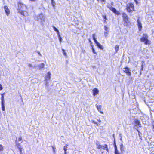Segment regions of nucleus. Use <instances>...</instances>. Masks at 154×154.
Returning <instances> with one entry per match:
<instances>
[{"label":"nucleus","instance_id":"6e6d98bb","mask_svg":"<svg viewBox=\"0 0 154 154\" xmlns=\"http://www.w3.org/2000/svg\"><path fill=\"white\" fill-rule=\"evenodd\" d=\"M62 51H63V53H64V52H65V50H64V49H62Z\"/></svg>","mask_w":154,"mask_h":154},{"label":"nucleus","instance_id":"13d9d810","mask_svg":"<svg viewBox=\"0 0 154 154\" xmlns=\"http://www.w3.org/2000/svg\"><path fill=\"white\" fill-rule=\"evenodd\" d=\"M113 137L114 138V139H115V136H114V134H113Z\"/></svg>","mask_w":154,"mask_h":154},{"label":"nucleus","instance_id":"393cba45","mask_svg":"<svg viewBox=\"0 0 154 154\" xmlns=\"http://www.w3.org/2000/svg\"><path fill=\"white\" fill-rule=\"evenodd\" d=\"M111 10L112 12L115 13V12L116 11V9L114 7H112L111 9L110 10Z\"/></svg>","mask_w":154,"mask_h":154},{"label":"nucleus","instance_id":"a878e982","mask_svg":"<svg viewBox=\"0 0 154 154\" xmlns=\"http://www.w3.org/2000/svg\"><path fill=\"white\" fill-rule=\"evenodd\" d=\"M67 145H66L65 146H64L63 150L65 152H66L67 148Z\"/></svg>","mask_w":154,"mask_h":154},{"label":"nucleus","instance_id":"0e129e2a","mask_svg":"<svg viewBox=\"0 0 154 154\" xmlns=\"http://www.w3.org/2000/svg\"><path fill=\"white\" fill-rule=\"evenodd\" d=\"M104 22H106V21H104Z\"/></svg>","mask_w":154,"mask_h":154},{"label":"nucleus","instance_id":"37998d69","mask_svg":"<svg viewBox=\"0 0 154 154\" xmlns=\"http://www.w3.org/2000/svg\"><path fill=\"white\" fill-rule=\"evenodd\" d=\"M37 52L38 53V54L41 56H42L41 54L40 53V52L38 51Z\"/></svg>","mask_w":154,"mask_h":154},{"label":"nucleus","instance_id":"2f4dec72","mask_svg":"<svg viewBox=\"0 0 154 154\" xmlns=\"http://www.w3.org/2000/svg\"><path fill=\"white\" fill-rule=\"evenodd\" d=\"M115 13L118 15H119L120 14V13L119 12L117 11L116 10V11L115 12Z\"/></svg>","mask_w":154,"mask_h":154},{"label":"nucleus","instance_id":"e2e57ef3","mask_svg":"<svg viewBox=\"0 0 154 154\" xmlns=\"http://www.w3.org/2000/svg\"><path fill=\"white\" fill-rule=\"evenodd\" d=\"M142 70H143V67H142V68L141 69Z\"/></svg>","mask_w":154,"mask_h":154},{"label":"nucleus","instance_id":"39448f33","mask_svg":"<svg viewBox=\"0 0 154 154\" xmlns=\"http://www.w3.org/2000/svg\"><path fill=\"white\" fill-rule=\"evenodd\" d=\"M35 19L37 20H41L42 21H44L45 20V17L42 14H41L38 16L35 17Z\"/></svg>","mask_w":154,"mask_h":154},{"label":"nucleus","instance_id":"412c9836","mask_svg":"<svg viewBox=\"0 0 154 154\" xmlns=\"http://www.w3.org/2000/svg\"><path fill=\"white\" fill-rule=\"evenodd\" d=\"M51 4L54 8L55 5V2L54 0H51Z\"/></svg>","mask_w":154,"mask_h":154},{"label":"nucleus","instance_id":"e433bc0d","mask_svg":"<svg viewBox=\"0 0 154 154\" xmlns=\"http://www.w3.org/2000/svg\"><path fill=\"white\" fill-rule=\"evenodd\" d=\"M118 153H119V152H118V150L117 149L115 150V154H117Z\"/></svg>","mask_w":154,"mask_h":154},{"label":"nucleus","instance_id":"473e14b6","mask_svg":"<svg viewBox=\"0 0 154 154\" xmlns=\"http://www.w3.org/2000/svg\"><path fill=\"white\" fill-rule=\"evenodd\" d=\"M91 122H92V123H94V124H96L97 125H98L97 123V122H96L95 121H94L93 120H91Z\"/></svg>","mask_w":154,"mask_h":154},{"label":"nucleus","instance_id":"4be33fe9","mask_svg":"<svg viewBox=\"0 0 154 154\" xmlns=\"http://www.w3.org/2000/svg\"><path fill=\"white\" fill-rule=\"evenodd\" d=\"M119 46L118 45H116L115 48V49L116 50V53H117V52L118 51L119 49Z\"/></svg>","mask_w":154,"mask_h":154},{"label":"nucleus","instance_id":"052dcab7","mask_svg":"<svg viewBox=\"0 0 154 154\" xmlns=\"http://www.w3.org/2000/svg\"><path fill=\"white\" fill-rule=\"evenodd\" d=\"M64 154H67V153H66V152H64Z\"/></svg>","mask_w":154,"mask_h":154},{"label":"nucleus","instance_id":"9b49d317","mask_svg":"<svg viewBox=\"0 0 154 154\" xmlns=\"http://www.w3.org/2000/svg\"><path fill=\"white\" fill-rule=\"evenodd\" d=\"M96 107H97V109L98 110V111L100 112V113L103 114V112L102 111H101V108H102V106L101 105H96Z\"/></svg>","mask_w":154,"mask_h":154},{"label":"nucleus","instance_id":"7c9ffc66","mask_svg":"<svg viewBox=\"0 0 154 154\" xmlns=\"http://www.w3.org/2000/svg\"><path fill=\"white\" fill-rule=\"evenodd\" d=\"M104 35L106 38L108 36V33L106 32H104Z\"/></svg>","mask_w":154,"mask_h":154},{"label":"nucleus","instance_id":"4c0bfd02","mask_svg":"<svg viewBox=\"0 0 154 154\" xmlns=\"http://www.w3.org/2000/svg\"><path fill=\"white\" fill-rule=\"evenodd\" d=\"M2 150H3L2 146L1 145H0V151Z\"/></svg>","mask_w":154,"mask_h":154},{"label":"nucleus","instance_id":"0eeeda50","mask_svg":"<svg viewBox=\"0 0 154 154\" xmlns=\"http://www.w3.org/2000/svg\"><path fill=\"white\" fill-rule=\"evenodd\" d=\"M51 74L50 72H48L47 73V75H46L45 77V80L46 81H47L48 80H50L51 77ZM47 82L46 85H47Z\"/></svg>","mask_w":154,"mask_h":154},{"label":"nucleus","instance_id":"ddd939ff","mask_svg":"<svg viewBox=\"0 0 154 154\" xmlns=\"http://www.w3.org/2000/svg\"><path fill=\"white\" fill-rule=\"evenodd\" d=\"M93 95L95 96L98 94L99 93V90L95 88L93 90Z\"/></svg>","mask_w":154,"mask_h":154},{"label":"nucleus","instance_id":"5fc2aeb1","mask_svg":"<svg viewBox=\"0 0 154 154\" xmlns=\"http://www.w3.org/2000/svg\"><path fill=\"white\" fill-rule=\"evenodd\" d=\"M104 19H106V16H104Z\"/></svg>","mask_w":154,"mask_h":154},{"label":"nucleus","instance_id":"3c124183","mask_svg":"<svg viewBox=\"0 0 154 154\" xmlns=\"http://www.w3.org/2000/svg\"><path fill=\"white\" fill-rule=\"evenodd\" d=\"M152 127V129L153 130V131L154 132V125H153Z\"/></svg>","mask_w":154,"mask_h":154},{"label":"nucleus","instance_id":"79ce46f5","mask_svg":"<svg viewBox=\"0 0 154 154\" xmlns=\"http://www.w3.org/2000/svg\"><path fill=\"white\" fill-rule=\"evenodd\" d=\"M57 33L58 35V37H60V35L59 31H58L57 32Z\"/></svg>","mask_w":154,"mask_h":154},{"label":"nucleus","instance_id":"8fccbe9b","mask_svg":"<svg viewBox=\"0 0 154 154\" xmlns=\"http://www.w3.org/2000/svg\"><path fill=\"white\" fill-rule=\"evenodd\" d=\"M95 37V34H94L92 35V37Z\"/></svg>","mask_w":154,"mask_h":154},{"label":"nucleus","instance_id":"5701e85b","mask_svg":"<svg viewBox=\"0 0 154 154\" xmlns=\"http://www.w3.org/2000/svg\"><path fill=\"white\" fill-rule=\"evenodd\" d=\"M91 46L92 47V49L93 53L94 54H97V53L95 52L94 49L93 48V45H91Z\"/></svg>","mask_w":154,"mask_h":154},{"label":"nucleus","instance_id":"c85d7f7f","mask_svg":"<svg viewBox=\"0 0 154 154\" xmlns=\"http://www.w3.org/2000/svg\"><path fill=\"white\" fill-rule=\"evenodd\" d=\"M52 27H53L55 31L57 32L59 31L57 29L56 27H55L54 26H53Z\"/></svg>","mask_w":154,"mask_h":154},{"label":"nucleus","instance_id":"72a5a7b5","mask_svg":"<svg viewBox=\"0 0 154 154\" xmlns=\"http://www.w3.org/2000/svg\"><path fill=\"white\" fill-rule=\"evenodd\" d=\"M20 151V154H23V153L22 152V148H21L20 149H18Z\"/></svg>","mask_w":154,"mask_h":154},{"label":"nucleus","instance_id":"f8f14e48","mask_svg":"<svg viewBox=\"0 0 154 154\" xmlns=\"http://www.w3.org/2000/svg\"><path fill=\"white\" fill-rule=\"evenodd\" d=\"M96 43L95 44H96L97 47L98 48L100 49H101L103 50L104 48L99 43L98 41H96Z\"/></svg>","mask_w":154,"mask_h":154},{"label":"nucleus","instance_id":"f3484780","mask_svg":"<svg viewBox=\"0 0 154 154\" xmlns=\"http://www.w3.org/2000/svg\"><path fill=\"white\" fill-rule=\"evenodd\" d=\"M2 109L3 111H5V102H1Z\"/></svg>","mask_w":154,"mask_h":154},{"label":"nucleus","instance_id":"a18cd8bd","mask_svg":"<svg viewBox=\"0 0 154 154\" xmlns=\"http://www.w3.org/2000/svg\"><path fill=\"white\" fill-rule=\"evenodd\" d=\"M134 1H135V2H136V4L137 5L138 4V2H137V0H134Z\"/></svg>","mask_w":154,"mask_h":154},{"label":"nucleus","instance_id":"de8ad7c7","mask_svg":"<svg viewBox=\"0 0 154 154\" xmlns=\"http://www.w3.org/2000/svg\"><path fill=\"white\" fill-rule=\"evenodd\" d=\"M137 131L138 132V135H139V136H140V131H139L138 130H137Z\"/></svg>","mask_w":154,"mask_h":154},{"label":"nucleus","instance_id":"2eb2a0df","mask_svg":"<svg viewBox=\"0 0 154 154\" xmlns=\"http://www.w3.org/2000/svg\"><path fill=\"white\" fill-rule=\"evenodd\" d=\"M4 9L5 11V12L7 15H8L10 13L9 10L8 9V7L6 6H5L4 7Z\"/></svg>","mask_w":154,"mask_h":154},{"label":"nucleus","instance_id":"20e7f679","mask_svg":"<svg viewBox=\"0 0 154 154\" xmlns=\"http://www.w3.org/2000/svg\"><path fill=\"white\" fill-rule=\"evenodd\" d=\"M126 9L128 12H130L134 10V5L131 3H129L127 5Z\"/></svg>","mask_w":154,"mask_h":154},{"label":"nucleus","instance_id":"f03ea898","mask_svg":"<svg viewBox=\"0 0 154 154\" xmlns=\"http://www.w3.org/2000/svg\"><path fill=\"white\" fill-rule=\"evenodd\" d=\"M97 148L99 149H103L104 150L106 149L107 152H108V149L107 148V145L105 144L104 146H102L100 144L99 142L97 141L96 143Z\"/></svg>","mask_w":154,"mask_h":154},{"label":"nucleus","instance_id":"cd10ccee","mask_svg":"<svg viewBox=\"0 0 154 154\" xmlns=\"http://www.w3.org/2000/svg\"><path fill=\"white\" fill-rule=\"evenodd\" d=\"M51 147L53 148V152H54V154H55V153L56 148L54 146H52Z\"/></svg>","mask_w":154,"mask_h":154},{"label":"nucleus","instance_id":"58836bf2","mask_svg":"<svg viewBox=\"0 0 154 154\" xmlns=\"http://www.w3.org/2000/svg\"><path fill=\"white\" fill-rule=\"evenodd\" d=\"M93 39L94 40L95 43H96V41H97L96 40L95 38V37H93Z\"/></svg>","mask_w":154,"mask_h":154},{"label":"nucleus","instance_id":"6ab92c4d","mask_svg":"<svg viewBox=\"0 0 154 154\" xmlns=\"http://www.w3.org/2000/svg\"><path fill=\"white\" fill-rule=\"evenodd\" d=\"M104 30L105 31L107 32H109V29L108 27L106 25L104 26Z\"/></svg>","mask_w":154,"mask_h":154},{"label":"nucleus","instance_id":"4468645a","mask_svg":"<svg viewBox=\"0 0 154 154\" xmlns=\"http://www.w3.org/2000/svg\"><path fill=\"white\" fill-rule=\"evenodd\" d=\"M134 122L136 125H138L140 127H141V125L139 120L136 119Z\"/></svg>","mask_w":154,"mask_h":154},{"label":"nucleus","instance_id":"f257e3e1","mask_svg":"<svg viewBox=\"0 0 154 154\" xmlns=\"http://www.w3.org/2000/svg\"><path fill=\"white\" fill-rule=\"evenodd\" d=\"M148 36L147 34H144L143 35V36L140 38V41L142 42H144L146 45L150 44L151 42L148 39Z\"/></svg>","mask_w":154,"mask_h":154},{"label":"nucleus","instance_id":"49530a36","mask_svg":"<svg viewBox=\"0 0 154 154\" xmlns=\"http://www.w3.org/2000/svg\"><path fill=\"white\" fill-rule=\"evenodd\" d=\"M115 145H116V143L115 139H114V146Z\"/></svg>","mask_w":154,"mask_h":154},{"label":"nucleus","instance_id":"7ed1b4c3","mask_svg":"<svg viewBox=\"0 0 154 154\" xmlns=\"http://www.w3.org/2000/svg\"><path fill=\"white\" fill-rule=\"evenodd\" d=\"M18 6V11L20 10H25L27 9L26 6L21 2L19 3Z\"/></svg>","mask_w":154,"mask_h":154},{"label":"nucleus","instance_id":"dca6fc26","mask_svg":"<svg viewBox=\"0 0 154 154\" xmlns=\"http://www.w3.org/2000/svg\"><path fill=\"white\" fill-rule=\"evenodd\" d=\"M15 143H16V146H17V148L19 149H20L21 148L20 146V143H18L17 141V138L16 139V140L15 141Z\"/></svg>","mask_w":154,"mask_h":154},{"label":"nucleus","instance_id":"423d86ee","mask_svg":"<svg viewBox=\"0 0 154 154\" xmlns=\"http://www.w3.org/2000/svg\"><path fill=\"white\" fill-rule=\"evenodd\" d=\"M123 71L125 72L127 75L128 76L131 75V70L128 67H126L123 69Z\"/></svg>","mask_w":154,"mask_h":154},{"label":"nucleus","instance_id":"ea45409f","mask_svg":"<svg viewBox=\"0 0 154 154\" xmlns=\"http://www.w3.org/2000/svg\"><path fill=\"white\" fill-rule=\"evenodd\" d=\"M28 66L29 67H32V65L31 64H30L28 63Z\"/></svg>","mask_w":154,"mask_h":154},{"label":"nucleus","instance_id":"f704fd0d","mask_svg":"<svg viewBox=\"0 0 154 154\" xmlns=\"http://www.w3.org/2000/svg\"><path fill=\"white\" fill-rule=\"evenodd\" d=\"M22 140V137L21 136H20L18 138V141H20Z\"/></svg>","mask_w":154,"mask_h":154},{"label":"nucleus","instance_id":"1a4fd4ad","mask_svg":"<svg viewBox=\"0 0 154 154\" xmlns=\"http://www.w3.org/2000/svg\"><path fill=\"white\" fill-rule=\"evenodd\" d=\"M18 12L21 15L25 16H26L28 15V13L27 11H25L24 10L19 11Z\"/></svg>","mask_w":154,"mask_h":154},{"label":"nucleus","instance_id":"a19ab883","mask_svg":"<svg viewBox=\"0 0 154 154\" xmlns=\"http://www.w3.org/2000/svg\"><path fill=\"white\" fill-rule=\"evenodd\" d=\"M3 89V87L2 85L0 84V91L2 90Z\"/></svg>","mask_w":154,"mask_h":154},{"label":"nucleus","instance_id":"9d476101","mask_svg":"<svg viewBox=\"0 0 154 154\" xmlns=\"http://www.w3.org/2000/svg\"><path fill=\"white\" fill-rule=\"evenodd\" d=\"M137 25L139 30H141L142 27V24L141 23L140 21L139 20V18L137 19Z\"/></svg>","mask_w":154,"mask_h":154},{"label":"nucleus","instance_id":"680f3d73","mask_svg":"<svg viewBox=\"0 0 154 154\" xmlns=\"http://www.w3.org/2000/svg\"><path fill=\"white\" fill-rule=\"evenodd\" d=\"M120 140H122V137H121V138L120 139Z\"/></svg>","mask_w":154,"mask_h":154},{"label":"nucleus","instance_id":"c9c22d12","mask_svg":"<svg viewBox=\"0 0 154 154\" xmlns=\"http://www.w3.org/2000/svg\"><path fill=\"white\" fill-rule=\"evenodd\" d=\"M58 37L59 38V41H60V42H61L62 40V38L60 36V37Z\"/></svg>","mask_w":154,"mask_h":154},{"label":"nucleus","instance_id":"603ef678","mask_svg":"<svg viewBox=\"0 0 154 154\" xmlns=\"http://www.w3.org/2000/svg\"><path fill=\"white\" fill-rule=\"evenodd\" d=\"M63 54L65 55V56H66V52H64V53H63Z\"/></svg>","mask_w":154,"mask_h":154},{"label":"nucleus","instance_id":"09e8293b","mask_svg":"<svg viewBox=\"0 0 154 154\" xmlns=\"http://www.w3.org/2000/svg\"><path fill=\"white\" fill-rule=\"evenodd\" d=\"M89 42H90V44L91 45H92L91 44H92V42L91 41L90 39H89Z\"/></svg>","mask_w":154,"mask_h":154},{"label":"nucleus","instance_id":"c756f323","mask_svg":"<svg viewBox=\"0 0 154 154\" xmlns=\"http://www.w3.org/2000/svg\"><path fill=\"white\" fill-rule=\"evenodd\" d=\"M107 8H109L110 10L111 9V8L112 7V6L110 5V4L108 5L107 6Z\"/></svg>","mask_w":154,"mask_h":154},{"label":"nucleus","instance_id":"4d7b16f0","mask_svg":"<svg viewBox=\"0 0 154 154\" xmlns=\"http://www.w3.org/2000/svg\"><path fill=\"white\" fill-rule=\"evenodd\" d=\"M139 137H140V139H142V137H141L140 136Z\"/></svg>","mask_w":154,"mask_h":154},{"label":"nucleus","instance_id":"b1692460","mask_svg":"<svg viewBox=\"0 0 154 154\" xmlns=\"http://www.w3.org/2000/svg\"><path fill=\"white\" fill-rule=\"evenodd\" d=\"M129 23V21H124V26H127L128 25V24Z\"/></svg>","mask_w":154,"mask_h":154},{"label":"nucleus","instance_id":"bf43d9fd","mask_svg":"<svg viewBox=\"0 0 154 154\" xmlns=\"http://www.w3.org/2000/svg\"><path fill=\"white\" fill-rule=\"evenodd\" d=\"M64 154H67V153H66V152H64Z\"/></svg>","mask_w":154,"mask_h":154},{"label":"nucleus","instance_id":"bb28decb","mask_svg":"<svg viewBox=\"0 0 154 154\" xmlns=\"http://www.w3.org/2000/svg\"><path fill=\"white\" fill-rule=\"evenodd\" d=\"M4 94H2V97H1L2 102H5V100H4V96H3Z\"/></svg>","mask_w":154,"mask_h":154},{"label":"nucleus","instance_id":"aec40b11","mask_svg":"<svg viewBox=\"0 0 154 154\" xmlns=\"http://www.w3.org/2000/svg\"><path fill=\"white\" fill-rule=\"evenodd\" d=\"M44 64L43 63H42L39 65V69H41L42 68H44Z\"/></svg>","mask_w":154,"mask_h":154},{"label":"nucleus","instance_id":"6e6552de","mask_svg":"<svg viewBox=\"0 0 154 154\" xmlns=\"http://www.w3.org/2000/svg\"><path fill=\"white\" fill-rule=\"evenodd\" d=\"M122 15L124 21H129L128 16L126 13H123L122 14Z\"/></svg>","mask_w":154,"mask_h":154},{"label":"nucleus","instance_id":"c03bdc74","mask_svg":"<svg viewBox=\"0 0 154 154\" xmlns=\"http://www.w3.org/2000/svg\"><path fill=\"white\" fill-rule=\"evenodd\" d=\"M114 146V148H115V150H116V149H117V146H116V145H115Z\"/></svg>","mask_w":154,"mask_h":154},{"label":"nucleus","instance_id":"a211bd4d","mask_svg":"<svg viewBox=\"0 0 154 154\" xmlns=\"http://www.w3.org/2000/svg\"><path fill=\"white\" fill-rule=\"evenodd\" d=\"M120 149L121 152H122L124 150V147L122 144L120 145Z\"/></svg>","mask_w":154,"mask_h":154},{"label":"nucleus","instance_id":"864d4df0","mask_svg":"<svg viewBox=\"0 0 154 154\" xmlns=\"http://www.w3.org/2000/svg\"><path fill=\"white\" fill-rule=\"evenodd\" d=\"M97 121L99 122H101V120H100V119H97Z\"/></svg>","mask_w":154,"mask_h":154}]
</instances>
